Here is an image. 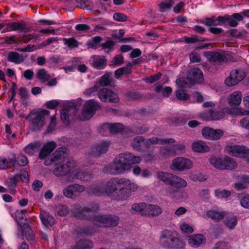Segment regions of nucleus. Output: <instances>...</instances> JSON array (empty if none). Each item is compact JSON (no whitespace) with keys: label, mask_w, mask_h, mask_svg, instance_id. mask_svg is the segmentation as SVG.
I'll return each instance as SVG.
<instances>
[{"label":"nucleus","mask_w":249,"mask_h":249,"mask_svg":"<svg viewBox=\"0 0 249 249\" xmlns=\"http://www.w3.org/2000/svg\"><path fill=\"white\" fill-rule=\"evenodd\" d=\"M99 210L98 204L92 203L88 207H82L78 204L71 206V212L72 214L79 218L89 219L93 224L99 227H111L118 224L119 218L116 215L109 214H96Z\"/></svg>","instance_id":"f257e3e1"},{"label":"nucleus","mask_w":249,"mask_h":249,"mask_svg":"<svg viewBox=\"0 0 249 249\" xmlns=\"http://www.w3.org/2000/svg\"><path fill=\"white\" fill-rule=\"evenodd\" d=\"M106 196L112 199L125 200L132 192H136L138 186L130 180L123 178H113L104 183Z\"/></svg>","instance_id":"f03ea898"},{"label":"nucleus","mask_w":249,"mask_h":249,"mask_svg":"<svg viewBox=\"0 0 249 249\" xmlns=\"http://www.w3.org/2000/svg\"><path fill=\"white\" fill-rule=\"evenodd\" d=\"M141 160L140 157L131 153H122L117 155L111 163L106 165L105 170L113 175L124 174L131 169V164H139Z\"/></svg>","instance_id":"7ed1b4c3"},{"label":"nucleus","mask_w":249,"mask_h":249,"mask_svg":"<svg viewBox=\"0 0 249 249\" xmlns=\"http://www.w3.org/2000/svg\"><path fill=\"white\" fill-rule=\"evenodd\" d=\"M160 244L163 248L170 249H180L185 247V244L178 238V233L173 230H165L161 232Z\"/></svg>","instance_id":"20e7f679"},{"label":"nucleus","mask_w":249,"mask_h":249,"mask_svg":"<svg viewBox=\"0 0 249 249\" xmlns=\"http://www.w3.org/2000/svg\"><path fill=\"white\" fill-rule=\"evenodd\" d=\"M82 99L78 98L76 100L67 101L64 106V108L61 111V119L63 123L68 125L70 122V115H75L80 106L82 104Z\"/></svg>","instance_id":"39448f33"},{"label":"nucleus","mask_w":249,"mask_h":249,"mask_svg":"<svg viewBox=\"0 0 249 249\" xmlns=\"http://www.w3.org/2000/svg\"><path fill=\"white\" fill-rule=\"evenodd\" d=\"M189 76L186 78H180L176 80V83L180 88H187L196 83L201 82L203 73L198 68H193L189 72Z\"/></svg>","instance_id":"423d86ee"},{"label":"nucleus","mask_w":249,"mask_h":249,"mask_svg":"<svg viewBox=\"0 0 249 249\" xmlns=\"http://www.w3.org/2000/svg\"><path fill=\"white\" fill-rule=\"evenodd\" d=\"M76 161L73 160H70L65 163L56 164L53 170V174L58 177H63L68 175V180L72 181L71 177L74 168L76 167Z\"/></svg>","instance_id":"0eeeda50"},{"label":"nucleus","mask_w":249,"mask_h":249,"mask_svg":"<svg viewBox=\"0 0 249 249\" xmlns=\"http://www.w3.org/2000/svg\"><path fill=\"white\" fill-rule=\"evenodd\" d=\"M210 163L219 170H232L237 167V163L233 159L226 156L224 158L212 157L210 160Z\"/></svg>","instance_id":"6e6552de"},{"label":"nucleus","mask_w":249,"mask_h":249,"mask_svg":"<svg viewBox=\"0 0 249 249\" xmlns=\"http://www.w3.org/2000/svg\"><path fill=\"white\" fill-rule=\"evenodd\" d=\"M100 107L101 105L97 101L92 99L87 101L84 105L79 119L83 121L90 119Z\"/></svg>","instance_id":"1a4fd4ad"},{"label":"nucleus","mask_w":249,"mask_h":249,"mask_svg":"<svg viewBox=\"0 0 249 249\" xmlns=\"http://www.w3.org/2000/svg\"><path fill=\"white\" fill-rule=\"evenodd\" d=\"M193 163L191 160L182 158L178 157L173 160L170 168L176 171L182 172L191 169Z\"/></svg>","instance_id":"9d476101"},{"label":"nucleus","mask_w":249,"mask_h":249,"mask_svg":"<svg viewBox=\"0 0 249 249\" xmlns=\"http://www.w3.org/2000/svg\"><path fill=\"white\" fill-rule=\"evenodd\" d=\"M49 114L50 111L45 109L36 113L32 119V129L34 131L40 130L45 124V117Z\"/></svg>","instance_id":"9b49d317"},{"label":"nucleus","mask_w":249,"mask_h":249,"mask_svg":"<svg viewBox=\"0 0 249 249\" xmlns=\"http://www.w3.org/2000/svg\"><path fill=\"white\" fill-rule=\"evenodd\" d=\"M246 75V72L242 70H233L230 72V76L226 78L225 83L228 87L233 86L242 81Z\"/></svg>","instance_id":"f8f14e48"},{"label":"nucleus","mask_w":249,"mask_h":249,"mask_svg":"<svg viewBox=\"0 0 249 249\" xmlns=\"http://www.w3.org/2000/svg\"><path fill=\"white\" fill-rule=\"evenodd\" d=\"M67 157V149L64 147H60L53 153L51 159L46 160L44 163L47 166L51 165L53 162H55L56 164L62 163L65 161Z\"/></svg>","instance_id":"ddd939ff"},{"label":"nucleus","mask_w":249,"mask_h":249,"mask_svg":"<svg viewBox=\"0 0 249 249\" xmlns=\"http://www.w3.org/2000/svg\"><path fill=\"white\" fill-rule=\"evenodd\" d=\"M86 188L84 185L79 184H73L67 186L63 190V194L66 197L73 198L80 194L84 192Z\"/></svg>","instance_id":"4468645a"},{"label":"nucleus","mask_w":249,"mask_h":249,"mask_svg":"<svg viewBox=\"0 0 249 249\" xmlns=\"http://www.w3.org/2000/svg\"><path fill=\"white\" fill-rule=\"evenodd\" d=\"M243 20V16L239 13H234L232 15H225L224 16L218 17V20L219 25L229 21V24L231 27H236L238 25V21H241Z\"/></svg>","instance_id":"2eb2a0df"},{"label":"nucleus","mask_w":249,"mask_h":249,"mask_svg":"<svg viewBox=\"0 0 249 249\" xmlns=\"http://www.w3.org/2000/svg\"><path fill=\"white\" fill-rule=\"evenodd\" d=\"M109 145L110 143L106 141L96 143L91 148L89 152V156L92 157H99L107 151Z\"/></svg>","instance_id":"dca6fc26"},{"label":"nucleus","mask_w":249,"mask_h":249,"mask_svg":"<svg viewBox=\"0 0 249 249\" xmlns=\"http://www.w3.org/2000/svg\"><path fill=\"white\" fill-rule=\"evenodd\" d=\"M97 95L100 100L103 102L108 101L110 102L117 103L119 101L118 95L107 88H104L100 89Z\"/></svg>","instance_id":"f3484780"},{"label":"nucleus","mask_w":249,"mask_h":249,"mask_svg":"<svg viewBox=\"0 0 249 249\" xmlns=\"http://www.w3.org/2000/svg\"><path fill=\"white\" fill-rule=\"evenodd\" d=\"M226 149L229 154L235 157L244 158L249 154V149L244 146L227 145Z\"/></svg>","instance_id":"a211bd4d"},{"label":"nucleus","mask_w":249,"mask_h":249,"mask_svg":"<svg viewBox=\"0 0 249 249\" xmlns=\"http://www.w3.org/2000/svg\"><path fill=\"white\" fill-rule=\"evenodd\" d=\"M202 136L206 139L216 141L219 140L224 134L221 129H216L206 127L201 131Z\"/></svg>","instance_id":"6ab92c4d"},{"label":"nucleus","mask_w":249,"mask_h":249,"mask_svg":"<svg viewBox=\"0 0 249 249\" xmlns=\"http://www.w3.org/2000/svg\"><path fill=\"white\" fill-rule=\"evenodd\" d=\"M187 241L191 247L197 248L205 243L206 238L202 234H196L188 236Z\"/></svg>","instance_id":"aec40b11"},{"label":"nucleus","mask_w":249,"mask_h":249,"mask_svg":"<svg viewBox=\"0 0 249 249\" xmlns=\"http://www.w3.org/2000/svg\"><path fill=\"white\" fill-rule=\"evenodd\" d=\"M93 177L92 173L80 170L76 163V167L74 168V171L72 173L71 179L72 181L75 179L84 181H90Z\"/></svg>","instance_id":"412c9836"},{"label":"nucleus","mask_w":249,"mask_h":249,"mask_svg":"<svg viewBox=\"0 0 249 249\" xmlns=\"http://www.w3.org/2000/svg\"><path fill=\"white\" fill-rule=\"evenodd\" d=\"M56 147V143L53 141L49 142L44 144L39 152V159H46L47 157L54 150Z\"/></svg>","instance_id":"4be33fe9"},{"label":"nucleus","mask_w":249,"mask_h":249,"mask_svg":"<svg viewBox=\"0 0 249 249\" xmlns=\"http://www.w3.org/2000/svg\"><path fill=\"white\" fill-rule=\"evenodd\" d=\"M185 148V145L184 144L179 143L161 150V153L165 156H175L178 152L183 150Z\"/></svg>","instance_id":"5701e85b"},{"label":"nucleus","mask_w":249,"mask_h":249,"mask_svg":"<svg viewBox=\"0 0 249 249\" xmlns=\"http://www.w3.org/2000/svg\"><path fill=\"white\" fill-rule=\"evenodd\" d=\"M87 191L88 194L91 195L106 196L104 183L91 185L87 188Z\"/></svg>","instance_id":"b1692460"},{"label":"nucleus","mask_w":249,"mask_h":249,"mask_svg":"<svg viewBox=\"0 0 249 249\" xmlns=\"http://www.w3.org/2000/svg\"><path fill=\"white\" fill-rule=\"evenodd\" d=\"M205 56L210 61L217 63H221L226 59L224 54L217 52H208L205 53Z\"/></svg>","instance_id":"393cba45"},{"label":"nucleus","mask_w":249,"mask_h":249,"mask_svg":"<svg viewBox=\"0 0 249 249\" xmlns=\"http://www.w3.org/2000/svg\"><path fill=\"white\" fill-rule=\"evenodd\" d=\"M39 217L42 224L46 228L52 227L55 223L54 217L48 212H41L40 213Z\"/></svg>","instance_id":"a878e982"},{"label":"nucleus","mask_w":249,"mask_h":249,"mask_svg":"<svg viewBox=\"0 0 249 249\" xmlns=\"http://www.w3.org/2000/svg\"><path fill=\"white\" fill-rule=\"evenodd\" d=\"M176 141L172 138L169 139H160L157 137H153L147 139L145 141V144L147 147L154 144H164L169 143H174Z\"/></svg>","instance_id":"bb28decb"},{"label":"nucleus","mask_w":249,"mask_h":249,"mask_svg":"<svg viewBox=\"0 0 249 249\" xmlns=\"http://www.w3.org/2000/svg\"><path fill=\"white\" fill-rule=\"evenodd\" d=\"M26 56L17 52H9L8 53L7 59L9 62L19 64L22 63L26 59Z\"/></svg>","instance_id":"cd10ccee"},{"label":"nucleus","mask_w":249,"mask_h":249,"mask_svg":"<svg viewBox=\"0 0 249 249\" xmlns=\"http://www.w3.org/2000/svg\"><path fill=\"white\" fill-rule=\"evenodd\" d=\"M242 101V93L239 91H235L227 98L228 104L231 107L239 106Z\"/></svg>","instance_id":"c85d7f7f"},{"label":"nucleus","mask_w":249,"mask_h":249,"mask_svg":"<svg viewBox=\"0 0 249 249\" xmlns=\"http://www.w3.org/2000/svg\"><path fill=\"white\" fill-rule=\"evenodd\" d=\"M15 31H19L20 32H25L26 31L25 23L23 21L10 23L8 25L7 29L3 30L2 33Z\"/></svg>","instance_id":"c756f323"},{"label":"nucleus","mask_w":249,"mask_h":249,"mask_svg":"<svg viewBox=\"0 0 249 249\" xmlns=\"http://www.w3.org/2000/svg\"><path fill=\"white\" fill-rule=\"evenodd\" d=\"M91 65L98 70L103 69L107 64V60L105 57L100 55H94L90 60Z\"/></svg>","instance_id":"7c9ffc66"},{"label":"nucleus","mask_w":249,"mask_h":249,"mask_svg":"<svg viewBox=\"0 0 249 249\" xmlns=\"http://www.w3.org/2000/svg\"><path fill=\"white\" fill-rule=\"evenodd\" d=\"M237 218L236 216L227 213L224 218L225 225L230 230L233 229L237 224Z\"/></svg>","instance_id":"2f4dec72"},{"label":"nucleus","mask_w":249,"mask_h":249,"mask_svg":"<svg viewBox=\"0 0 249 249\" xmlns=\"http://www.w3.org/2000/svg\"><path fill=\"white\" fill-rule=\"evenodd\" d=\"M170 185L177 189H181L187 186V182L182 178L174 175Z\"/></svg>","instance_id":"473e14b6"},{"label":"nucleus","mask_w":249,"mask_h":249,"mask_svg":"<svg viewBox=\"0 0 249 249\" xmlns=\"http://www.w3.org/2000/svg\"><path fill=\"white\" fill-rule=\"evenodd\" d=\"M147 204L144 202L135 203L132 205L131 210L133 213H139L145 215L147 213Z\"/></svg>","instance_id":"72a5a7b5"},{"label":"nucleus","mask_w":249,"mask_h":249,"mask_svg":"<svg viewBox=\"0 0 249 249\" xmlns=\"http://www.w3.org/2000/svg\"><path fill=\"white\" fill-rule=\"evenodd\" d=\"M193 150L196 152H207L210 150V147L206 143L201 141L194 142L192 145Z\"/></svg>","instance_id":"f704fd0d"},{"label":"nucleus","mask_w":249,"mask_h":249,"mask_svg":"<svg viewBox=\"0 0 249 249\" xmlns=\"http://www.w3.org/2000/svg\"><path fill=\"white\" fill-rule=\"evenodd\" d=\"M17 180L16 176L14 175L13 177L7 178L5 181V184L8 188L9 192L12 194L16 193Z\"/></svg>","instance_id":"c9c22d12"},{"label":"nucleus","mask_w":249,"mask_h":249,"mask_svg":"<svg viewBox=\"0 0 249 249\" xmlns=\"http://www.w3.org/2000/svg\"><path fill=\"white\" fill-rule=\"evenodd\" d=\"M41 146V143L39 142H31L25 147L24 151L28 155H33L39 150Z\"/></svg>","instance_id":"e433bc0d"},{"label":"nucleus","mask_w":249,"mask_h":249,"mask_svg":"<svg viewBox=\"0 0 249 249\" xmlns=\"http://www.w3.org/2000/svg\"><path fill=\"white\" fill-rule=\"evenodd\" d=\"M16 157L15 155L11 159H7L4 157H0V169L5 170L13 165L16 163Z\"/></svg>","instance_id":"4c0bfd02"},{"label":"nucleus","mask_w":249,"mask_h":249,"mask_svg":"<svg viewBox=\"0 0 249 249\" xmlns=\"http://www.w3.org/2000/svg\"><path fill=\"white\" fill-rule=\"evenodd\" d=\"M147 213L145 215L148 216H158L162 212V209L158 205L147 204Z\"/></svg>","instance_id":"58836bf2"},{"label":"nucleus","mask_w":249,"mask_h":249,"mask_svg":"<svg viewBox=\"0 0 249 249\" xmlns=\"http://www.w3.org/2000/svg\"><path fill=\"white\" fill-rule=\"evenodd\" d=\"M174 175L167 172L159 171L157 173V178L164 183L170 185Z\"/></svg>","instance_id":"ea45409f"},{"label":"nucleus","mask_w":249,"mask_h":249,"mask_svg":"<svg viewBox=\"0 0 249 249\" xmlns=\"http://www.w3.org/2000/svg\"><path fill=\"white\" fill-rule=\"evenodd\" d=\"M103 127L105 128H108L110 132L112 134L121 132L123 131L124 128V126L120 123L107 124L104 125Z\"/></svg>","instance_id":"a19ab883"},{"label":"nucleus","mask_w":249,"mask_h":249,"mask_svg":"<svg viewBox=\"0 0 249 249\" xmlns=\"http://www.w3.org/2000/svg\"><path fill=\"white\" fill-rule=\"evenodd\" d=\"M92 243L89 240H80L75 246L71 247V249H91Z\"/></svg>","instance_id":"79ce46f5"},{"label":"nucleus","mask_w":249,"mask_h":249,"mask_svg":"<svg viewBox=\"0 0 249 249\" xmlns=\"http://www.w3.org/2000/svg\"><path fill=\"white\" fill-rule=\"evenodd\" d=\"M36 76L42 82L48 81L50 78V75L45 69H40L36 70Z\"/></svg>","instance_id":"37998d69"},{"label":"nucleus","mask_w":249,"mask_h":249,"mask_svg":"<svg viewBox=\"0 0 249 249\" xmlns=\"http://www.w3.org/2000/svg\"><path fill=\"white\" fill-rule=\"evenodd\" d=\"M227 213L216 210H210L207 213L208 217L211 218L214 220H221L224 218Z\"/></svg>","instance_id":"c03bdc74"},{"label":"nucleus","mask_w":249,"mask_h":249,"mask_svg":"<svg viewBox=\"0 0 249 249\" xmlns=\"http://www.w3.org/2000/svg\"><path fill=\"white\" fill-rule=\"evenodd\" d=\"M173 186L168 187L165 190V195L170 197L172 198L176 199H180V196L181 194L178 191L177 189H175Z\"/></svg>","instance_id":"a18cd8bd"},{"label":"nucleus","mask_w":249,"mask_h":249,"mask_svg":"<svg viewBox=\"0 0 249 249\" xmlns=\"http://www.w3.org/2000/svg\"><path fill=\"white\" fill-rule=\"evenodd\" d=\"M208 114L207 120H218L225 117L222 109L221 111L211 110L208 112Z\"/></svg>","instance_id":"49530a36"},{"label":"nucleus","mask_w":249,"mask_h":249,"mask_svg":"<svg viewBox=\"0 0 249 249\" xmlns=\"http://www.w3.org/2000/svg\"><path fill=\"white\" fill-rule=\"evenodd\" d=\"M155 89L157 92H161L163 96L168 97L171 94L172 89L170 87H166L163 88L162 86L160 84H156L155 85Z\"/></svg>","instance_id":"de8ad7c7"},{"label":"nucleus","mask_w":249,"mask_h":249,"mask_svg":"<svg viewBox=\"0 0 249 249\" xmlns=\"http://www.w3.org/2000/svg\"><path fill=\"white\" fill-rule=\"evenodd\" d=\"M173 4V2L172 0H169L168 1H162L160 2L158 5L159 11L160 12L167 11L171 8Z\"/></svg>","instance_id":"09e8293b"},{"label":"nucleus","mask_w":249,"mask_h":249,"mask_svg":"<svg viewBox=\"0 0 249 249\" xmlns=\"http://www.w3.org/2000/svg\"><path fill=\"white\" fill-rule=\"evenodd\" d=\"M63 41L64 44L67 45L71 49L77 47L79 45L78 41L73 38H64L63 39Z\"/></svg>","instance_id":"8fccbe9b"},{"label":"nucleus","mask_w":249,"mask_h":249,"mask_svg":"<svg viewBox=\"0 0 249 249\" xmlns=\"http://www.w3.org/2000/svg\"><path fill=\"white\" fill-rule=\"evenodd\" d=\"M227 33L232 36L236 37H243L247 36V32L245 30L238 31L237 29H231L228 30Z\"/></svg>","instance_id":"3c124183"},{"label":"nucleus","mask_w":249,"mask_h":249,"mask_svg":"<svg viewBox=\"0 0 249 249\" xmlns=\"http://www.w3.org/2000/svg\"><path fill=\"white\" fill-rule=\"evenodd\" d=\"M111 73H106L102 76L99 81V84L102 86H107L110 84Z\"/></svg>","instance_id":"603ef678"},{"label":"nucleus","mask_w":249,"mask_h":249,"mask_svg":"<svg viewBox=\"0 0 249 249\" xmlns=\"http://www.w3.org/2000/svg\"><path fill=\"white\" fill-rule=\"evenodd\" d=\"M215 196L218 198H224L231 196L230 191L226 190L217 189L214 192Z\"/></svg>","instance_id":"864d4df0"},{"label":"nucleus","mask_w":249,"mask_h":249,"mask_svg":"<svg viewBox=\"0 0 249 249\" xmlns=\"http://www.w3.org/2000/svg\"><path fill=\"white\" fill-rule=\"evenodd\" d=\"M143 143L145 144V141L143 137L137 136L134 138L131 145L134 148L139 150Z\"/></svg>","instance_id":"5fc2aeb1"},{"label":"nucleus","mask_w":249,"mask_h":249,"mask_svg":"<svg viewBox=\"0 0 249 249\" xmlns=\"http://www.w3.org/2000/svg\"><path fill=\"white\" fill-rule=\"evenodd\" d=\"M180 229L183 232L188 234L192 233L194 231L193 227L185 222H183L180 224Z\"/></svg>","instance_id":"6e6d98bb"},{"label":"nucleus","mask_w":249,"mask_h":249,"mask_svg":"<svg viewBox=\"0 0 249 249\" xmlns=\"http://www.w3.org/2000/svg\"><path fill=\"white\" fill-rule=\"evenodd\" d=\"M205 24L208 26H216L220 25L219 22L218 20V17H215L206 18L205 20Z\"/></svg>","instance_id":"4d7b16f0"},{"label":"nucleus","mask_w":249,"mask_h":249,"mask_svg":"<svg viewBox=\"0 0 249 249\" xmlns=\"http://www.w3.org/2000/svg\"><path fill=\"white\" fill-rule=\"evenodd\" d=\"M177 98L182 101H185L189 99V95L182 89H178L176 91Z\"/></svg>","instance_id":"13d9d810"},{"label":"nucleus","mask_w":249,"mask_h":249,"mask_svg":"<svg viewBox=\"0 0 249 249\" xmlns=\"http://www.w3.org/2000/svg\"><path fill=\"white\" fill-rule=\"evenodd\" d=\"M77 6L81 8L85 9L91 6V1L90 0H75Z\"/></svg>","instance_id":"bf43d9fd"},{"label":"nucleus","mask_w":249,"mask_h":249,"mask_svg":"<svg viewBox=\"0 0 249 249\" xmlns=\"http://www.w3.org/2000/svg\"><path fill=\"white\" fill-rule=\"evenodd\" d=\"M16 178H20L21 180L25 182H27L29 181L28 174L25 170H21L18 174H16Z\"/></svg>","instance_id":"052dcab7"},{"label":"nucleus","mask_w":249,"mask_h":249,"mask_svg":"<svg viewBox=\"0 0 249 249\" xmlns=\"http://www.w3.org/2000/svg\"><path fill=\"white\" fill-rule=\"evenodd\" d=\"M69 210L68 208L64 205L59 206L57 208V214L60 216H64L68 214Z\"/></svg>","instance_id":"680f3d73"},{"label":"nucleus","mask_w":249,"mask_h":249,"mask_svg":"<svg viewBox=\"0 0 249 249\" xmlns=\"http://www.w3.org/2000/svg\"><path fill=\"white\" fill-rule=\"evenodd\" d=\"M16 160L18 164L21 166H25L28 163V160L26 156L23 154L19 155L17 158H16Z\"/></svg>","instance_id":"e2e57ef3"},{"label":"nucleus","mask_w":249,"mask_h":249,"mask_svg":"<svg viewBox=\"0 0 249 249\" xmlns=\"http://www.w3.org/2000/svg\"><path fill=\"white\" fill-rule=\"evenodd\" d=\"M124 62L123 56L121 54L116 55L111 62V65L119 66Z\"/></svg>","instance_id":"0e129e2a"},{"label":"nucleus","mask_w":249,"mask_h":249,"mask_svg":"<svg viewBox=\"0 0 249 249\" xmlns=\"http://www.w3.org/2000/svg\"><path fill=\"white\" fill-rule=\"evenodd\" d=\"M114 20L120 22H124L127 20V17L124 14L121 13H116L113 15Z\"/></svg>","instance_id":"69168bd1"},{"label":"nucleus","mask_w":249,"mask_h":249,"mask_svg":"<svg viewBox=\"0 0 249 249\" xmlns=\"http://www.w3.org/2000/svg\"><path fill=\"white\" fill-rule=\"evenodd\" d=\"M189 178H190L191 180H193V181H204L206 179V178L205 177V176H203L202 174H191L189 176Z\"/></svg>","instance_id":"338daca9"},{"label":"nucleus","mask_w":249,"mask_h":249,"mask_svg":"<svg viewBox=\"0 0 249 249\" xmlns=\"http://www.w3.org/2000/svg\"><path fill=\"white\" fill-rule=\"evenodd\" d=\"M56 125V121L55 117L53 116L51 118V122L49 124V126L47 128V132L48 133L52 132L55 129V127Z\"/></svg>","instance_id":"774afa93"}]
</instances>
